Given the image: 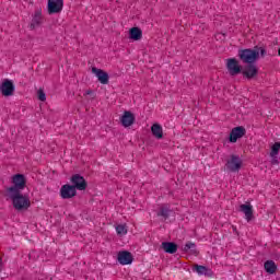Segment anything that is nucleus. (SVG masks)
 <instances>
[{
	"instance_id": "obj_3",
	"label": "nucleus",
	"mask_w": 280,
	"mask_h": 280,
	"mask_svg": "<svg viewBox=\"0 0 280 280\" xmlns=\"http://www.w3.org/2000/svg\"><path fill=\"white\" fill-rule=\"evenodd\" d=\"M65 8V0H48L47 12L48 14H60Z\"/></svg>"
},
{
	"instance_id": "obj_27",
	"label": "nucleus",
	"mask_w": 280,
	"mask_h": 280,
	"mask_svg": "<svg viewBox=\"0 0 280 280\" xmlns=\"http://www.w3.org/2000/svg\"><path fill=\"white\" fill-rule=\"evenodd\" d=\"M271 156V165H279V156L278 155H270Z\"/></svg>"
},
{
	"instance_id": "obj_21",
	"label": "nucleus",
	"mask_w": 280,
	"mask_h": 280,
	"mask_svg": "<svg viewBox=\"0 0 280 280\" xmlns=\"http://www.w3.org/2000/svg\"><path fill=\"white\" fill-rule=\"evenodd\" d=\"M265 270L268 275H275V272H277V264H275V260H267L265 262Z\"/></svg>"
},
{
	"instance_id": "obj_15",
	"label": "nucleus",
	"mask_w": 280,
	"mask_h": 280,
	"mask_svg": "<svg viewBox=\"0 0 280 280\" xmlns=\"http://www.w3.org/2000/svg\"><path fill=\"white\" fill-rule=\"evenodd\" d=\"M118 261L121 264V266H128L129 264H132V254L130 252H119L118 253Z\"/></svg>"
},
{
	"instance_id": "obj_2",
	"label": "nucleus",
	"mask_w": 280,
	"mask_h": 280,
	"mask_svg": "<svg viewBox=\"0 0 280 280\" xmlns=\"http://www.w3.org/2000/svg\"><path fill=\"white\" fill-rule=\"evenodd\" d=\"M259 54L264 58L266 56V48H258L256 49H243L238 51V58L245 65H255L257 60H259Z\"/></svg>"
},
{
	"instance_id": "obj_23",
	"label": "nucleus",
	"mask_w": 280,
	"mask_h": 280,
	"mask_svg": "<svg viewBox=\"0 0 280 280\" xmlns=\"http://www.w3.org/2000/svg\"><path fill=\"white\" fill-rule=\"evenodd\" d=\"M115 229L117 235H128V226L126 224H118Z\"/></svg>"
},
{
	"instance_id": "obj_19",
	"label": "nucleus",
	"mask_w": 280,
	"mask_h": 280,
	"mask_svg": "<svg viewBox=\"0 0 280 280\" xmlns=\"http://www.w3.org/2000/svg\"><path fill=\"white\" fill-rule=\"evenodd\" d=\"M143 36V32L141 31V28L139 27H132L129 31V37L131 38V40H141Z\"/></svg>"
},
{
	"instance_id": "obj_24",
	"label": "nucleus",
	"mask_w": 280,
	"mask_h": 280,
	"mask_svg": "<svg viewBox=\"0 0 280 280\" xmlns=\"http://www.w3.org/2000/svg\"><path fill=\"white\" fill-rule=\"evenodd\" d=\"M279 150H280V142H276V143L271 147L270 156L278 155V154H279Z\"/></svg>"
},
{
	"instance_id": "obj_8",
	"label": "nucleus",
	"mask_w": 280,
	"mask_h": 280,
	"mask_svg": "<svg viewBox=\"0 0 280 280\" xmlns=\"http://www.w3.org/2000/svg\"><path fill=\"white\" fill-rule=\"evenodd\" d=\"M13 186L9 187V189H15L16 191H23L25 189L26 180L25 175L16 174L12 177Z\"/></svg>"
},
{
	"instance_id": "obj_26",
	"label": "nucleus",
	"mask_w": 280,
	"mask_h": 280,
	"mask_svg": "<svg viewBox=\"0 0 280 280\" xmlns=\"http://www.w3.org/2000/svg\"><path fill=\"white\" fill-rule=\"evenodd\" d=\"M191 248H196V244L195 243L188 242L184 246L185 253H187L188 250H191Z\"/></svg>"
},
{
	"instance_id": "obj_10",
	"label": "nucleus",
	"mask_w": 280,
	"mask_h": 280,
	"mask_svg": "<svg viewBox=\"0 0 280 280\" xmlns=\"http://www.w3.org/2000/svg\"><path fill=\"white\" fill-rule=\"evenodd\" d=\"M226 167L230 172H240L242 170V160L237 155H232L226 163Z\"/></svg>"
},
{
	"instance_id": "obj_9",
	"label": "nucleus",
	"mask_w": 280,
	"mask_h": 280,
	"mask_svg": "<svg viewBox=\"0 0 280 280\" xmlns=\"http://www.w3.org/2000/svg\"><path fill=\"white\" fill-rule=\"evenodd\" d=\"M71 183H72V187H74V189L77 191H84V189H86V179H84L80 174H75L71 177Z\"/></svg>"
},
{
	"instance_id": "obj_25",
	"label": "nucleus",
	"mask_w": 280,
	"mask_h": 280,
	"mask_svg": "<svg viewBox=\"0 0 280 280\" xmlns=\"http://www.w3.org/2000/svg\"><path fill=\"white\" fill-rule=\"evenodd\" d=\"M39 102H46L47 95L45 94V91L43 89H39L37 92Z\"/></svg>"
},
{
	"instance_id": "obj_13",
	"label": "nucleus",
	"mask_w": 280,
	"mask_h": 280,
	"mask_svg": "<svg viewBox=\"0 0 280 280\" xmlns=\"http://www.w3.org/2000/svg\"><path fill=\"white\" fill-rule=\"evenodd\" d=\"M243 75L247 78V80H253L259 73V70L257 69V66L249 63L244 71H242Z\"/></svg>"
},
{
	"instance_id": "obj_4",
	"label": "nucleus",
	"mask_w": 280,
	"mask_h": 280,
	"mask_svg": "<svg viewBox=\"0 0 280 280\" xmlns=\"http://www.w3.org/2000/svg\"><path fill=\"white\" fill-rule=\"evenodd\" d=\"M43 9H36L32 14L31 23L28 25L30 30H36L43 24Z\"/></svg>"
},
{
	"instance_id": "obj_5",
	"label": "nucleus",
	"mask_w": 280,
	"mask_h": 280,
	"mask_svg": "<svg viewBox=\"0 0 280 280\" xmlns=\"http://www.w3.org/2000/svg\"><path fill=\"white\" fill-rule=\"evenodd\" d=\"M226 69L230 75H240L242 73V66H240V61L235 58L226 59Z\"/></svg>"
},
{
	"instance_id": "obj_12",
	"label": "nucleus",
	"mask_w": 280,
	"mask_h": 280,
	"mask_svg": "<svg viewBox=\"0 0 280 280\" xmlns=\"http://www.w3.org/2000/svg\"><path fill=\"white\" fill-rule=\"evenodd\" d=\"M92 73H94V75H96V78L101 84H108V80H109L108 72L93 67Z\"/></svg>"
},
{
	"instance_id": "obj_11",
	"label": "nucleus",
	"mask_w": 280,
	"mask_h": 280,
	"mask_svg": "<svg viewBox=\"0 0 280 280\" xmlns=\"http://www.w3.org/2000/svg\"><path fill=\"white\" fill-rule=\"evenodd\" d=\"M246 135V129L244 127H235L230 132V143H237V139H242Z\"/></svg>"
},
{
	"instance_id": "obj_17",
	"label": "nucleus",
	"mask_w": 280,
	"mask_h": 280,
	"mask_svg": "<svg viewBox=\"0 0 280 280\" xmlns=\"http://www.w3.org/2000/svg\"><path fill=\"white\" fill-rule=\"evenodd\" d=\"M240 211L242 213H244L245 215V220L247 222H250V220H253V206H250V203L246 205V203H243L240 206Z\"/></svg>"
},
{
	"instance_id": "obj_22",
	"label": "nucleus",
	"mask_w": 280,
	"mask_h": 280,
	"mask_svg": "<svg viewBox=\"0 0 280 280\" xmlns=\"http://www.w3.org/2000/svg\"><path fill=\"white\" fill-rule=\"evenodd\" d=\"M170 213H172V210L167 206H162L160 208V211L158 212L159 218H164V220H167L170 218Z\"/></svg>"
},
{
	"instance_id": "obj_20",
	"label": "nucleus",
	"mask_w": 280,
	"mask_h": 280,
	"mask_svg": "<svg viewBox=\"0 0 280 280\" xmlns=\"http://www.w3.org/2000/svg\"><path fill=\"white\" fill-rule=\"evenodd\" d=\"M151 132L155 139H162L163 138V127L159 124H153L151 126Z\"/></svg>"
},
{
	"instance_id": "obj_14",
	"label": "nucleus",
	"mask_w": 280,
	"mask_h": 280,
	"mask_svg": "<svg viewBox=\"0 0 280 280\" xmlns=\"http://www.w3.org/2000/svg\"><path fill=\"white\" fill-rule=\"evenodd\" d=\"M124 128H130L135 124V114L131 112H125L120 118Z\"/></svg>"
},
{
	"instance_id": "obj_18",
	"label": "nucleus",
	"mask_w": 280,
	"mask_h": 280,
	"mask_svg": "<svg viewBox=\"0 0 280 280\" xmlns=\"http://www.w3.org/2000/svg\"><path fill=\"white\" fill-rule=\"evenodd\" d=\"M162 248H163V250L168 253V255H174V253H176L178 250V245H176V243H172V242H163Z\"/></svg>"
},
{
	"instance_id": "obj_7",
	"label": "nucleus",
	"mask_w": 280,
	"mask_h": 280,
	"mask_svg": "<svg viewBox=\"0 0 280 280\" xmlns=\"http://www.w3.org/2000/svg\"><path fill=\"white\" fill-rule=\"evenodd\" d=\"M77 195H78V190L75 189V187H72L69 184H66V185L61 186V188H60V197L63 200H69L71 198H75Z\"/></svg>"
},
{
	"instance_id": "obj_16",
	"label": "nucleus",
	"mask_w": 280,
	"mask_h": 280,
	"mask_svg": "<svg viewBox=\"0 0 280 280\" xmlns=\"http://www.w3.org/2000/svg\"><path fill=\"white\" fill-rule=\"evenodd\" d=\"M192 270H194V272H197V275H199V277H202V276L212 277L213 276V271L202 265H195Z\"/></svg>"
},
{
	"instance_id": "obj_1",
	"label": "nucleus",
	"mask_w": 280,
	"mask_h": 280,
	"mask_svg": "<svg viewBox=\"0 0 280 280\" xmlns=\"http://www.w3.org/2000/svg\"><path fill=\"white\" fill-rule=\"evenodd\" d=\"M7 196L11 200L15 211H27L32 207L30 196L22 195L21 191L14 188H7Z\"/></svg>"
},
{
	"instance_id": "obj_6",
	"label": "nucleus",
	"mask_w": 280,
	"mask_h": 280,
	"mask_svg": "<svg viewBox=\"0 0 280 280\" xmlns=\"http://www.w3.org/2000/svg\"><path fill=\"white\" fill-rule=\"evenodd\" d=\"M14 83L10 79H4L0 84V92L4 97L14 95Z\"/></svg>"
},
{
	"instance_id": "obj_29",
	"label": "nucleus",
	"mask_w": 280,
	"mask_h": 280,
	"mask_svg": "<svg viewBox=\"0 0 280 280\" xmlns=\"http://www.w3.org/2000/svg\"><path fill=\"white\" fill-rule=\"evenodd\" d=\"M85 95H93V91L92 90L85 91Z\"/></svg>"
},
{
	"instance_id": "obj_28",
	"label": "nucleus",
	"mask_w": 280,
	"mask_h": 280,
	"mask_svg": "<svg viewBox=\"0 0 280 280\" xmlns=\"http://www.w3.org/2000/svg\"><path fill=\"white\" fill-rule=\"evenodd\" d=\"M215 38L217 40H224V38H226V34L218 33L215 34Z\"/></svg>"
}]
</instances>
